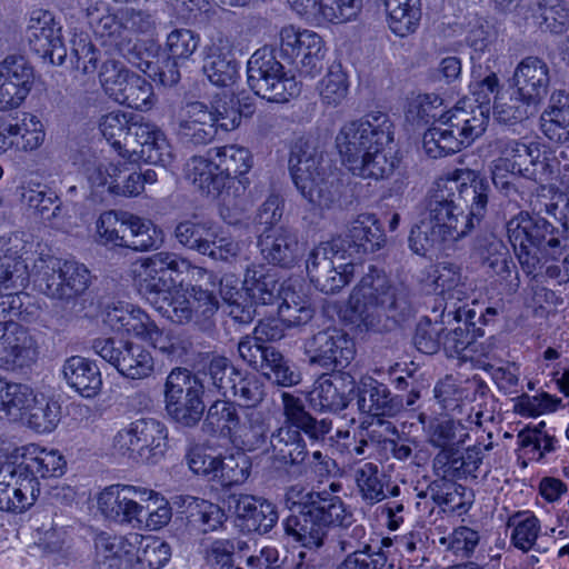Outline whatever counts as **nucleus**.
I'll use <instances>...</instances> for the list:
<instances>
[{
  "mask_svg": "<svg viewBox=\"0 0 569 569\" xmlns=\"http://www.w3.org/2000/svg\"><path fill=\"white\" fill-rule=\"evenodd\" d=\"M62 375L69 388L83 398H94L102 388V377L98 365L84 357L72 356L62 366Z\"/></svg>",
  "mask_w": 569,
  "mask_h": 569,
  "instance_id": "nucleus-36",
  "label": "nucleus"
},
{
  "mask_svg": "<svg viewBox=\"0 0 569 569\" xmlns=\"http://www.w3.org/2000/svg\"><path fill=\"white\" fill-rule=\"evenodd\" d=\"M476 56H471L477 104L469 108L456 106L446 111L425 132L423 149L431 158L456 153L469 147L486 131L489 120V94L497 90L499 79L492 71L483 73L481 66L476 64Z\"/></svg>",
  "mask_w": 569,
  "mask_h": 569,
  "instance_id": "nucleus-2",
  "label": "nucleus"
},
{
  "mask_svg": "<svg viewBox=\"0 0 569 569\" xmlns=\"http://www.w3.org/2000/svg\"><path fill=\"white\" fill-rule=\"evenodd\" d=\"M305 351L310 363L339 371L348 367L356 355L352 339L337 328H328L313 335L305 342Z\"/></svg>",
  "mask_w": 569,
  "mask_h": 569,
  "instance_id": "nucleus-19",
  "label": "nucleus"
},
{
  "mask_svg": "<svg viewBox=\"0 0 569 569\" xmlns=\"http://www.w3.org/2000/svg\"><path fill=\"white\" fill-rule=\"evenodd\" d=\"M357 406L360 412L380 418L395 417L402 410L403 402L382 382L365 377L357 387Z\"/></svg>",
  "mask_w": 569,
  "mask_h": 569,
  "instance_id": "nucleus-29",
  "label": "nucleus"
},
{
  "mask_svg": "<svg viewBox=\"0 0 569 569\" xmlns=\"http://www.w3.org/2000/svg\"><path fill=\"white\" fill-rule=\"evenodd\" d=\"M37 356V343L26 327L13 320L0 321V369L29 367Z\"/></svg>",
  "mask_w": 569,
  "mask_h": 569,
  "instance_id": "nucleus-21",
  "label": "nucleus"
},
{
  "mask_svg": "<svg viewBox=\"0 0 569 569\" xmlns=\"http://www.w3.org/2000/svg\"><path fill=\"white\" fill-rule=\"evenodd\" d=\"M122 247L136 251H146L156 248L161 242V231L157 230L150 220L130 214L122 219Z\"/></svg>",
  "mask_w": 569,
  "mask_h": 569,
  "instance_id": "nucleus-47",
  "label": "nucleus"
},
{
  "mask_svg": "<svg viewBox=\"0 0 569 569\" xmlns=\"http://www.w3.org/2000/svg\"><path fill=\"white\" fill-rule=\"evenodd\" d=\"M356 263L343 251V242L331 239L321 242L309 253L307 272L315 287L325 293H336L347 286L355 274Z\"/></svg>",
  "mask_w": 569,
  "mask_h": 569,
  "instance_id": "nucleus-14",
  "label": "nucleus"
},
{
  "mask_svg": "<svg viewBox=\"0 0 569 569\" xmlns=\"http://www.w3.org/2000/svg\"><path fill=\"white\" fill-rule=\"evenodd\" d=\"M201 381L184 368L173 369L164 383V403L169 417L182 427L192 428L204 413Z\"/></svg>",
  "mask_w": 569,
  "mask_h": 569,
  "instance_id": "nucleus-13",
  "label": "nucleus"
},
{
  "mask_svg": "<svg viewBox=\"0 0 569 569\" xmlns=\"http://www.w3.org/2000/svg\"><path fill=\"white\" fill-rule=\"evenodd\" d=\"M117 102L141 111L150 110L154 102L152 84L133 72L129 81L123 84V90Z\"/></svg>",
  "mask_w": 569,
  "mask_h": 569,
  "instance_id": "nucleus-60",
  "label": "nucleus"
},
{
  "mask_svg": "<svg viewBox=\"0 0 569 569\" xmlns=\"http://www.w3.org/2000/svg\"><path fill=\"white\" fill-rule=\"evenodd\" d=\"M289 171L297 190L311 204L329 208L337 200L325 166L323 151L315 139L301 137L295 141L290 150Z\"/></svg>",
  "mask_w": 569,
  "mask_h": 569,
  "instance_id": "nucleus-7",
  "label": "nucleus"
},
{
  "mask_svg": "<svg viewBox=\"0 0 569 569\" xmlns=\"http://www.w3.org/2000/svg\"><path fill=\"white\" fill-rule=\"evenodd\" d=\"M490 148L499 157L492 162V182L505 196L517 193L515 180L519 177L532 178L530 166L537 164L540 150L536 143L526 144L506 136L496 138Z\"/></svg>",
  "mask_w": 569,
  "mask_h": 569,
  "instance_id": "nucleus-10",
  "label": "nucleus"
},
{
  "mask_svg": "<svg viewBox=\"0 0 569 569\" xmlns=\"http://www.w3.org/2000/svg\"><path fill=\"white\" fill-rule=\"evenodd\" d=\"M243 286L246 295L256 305H273L280 298L281 283L277 274L262 266L248 268Z\"/></svg>",
  "mask_w": 569,
  "mask_h": 569,
  "instance_id": "nucleus-42",
  "label": "nucleus"
},
{
  "mask_svg": "<svg viewBox=\"0 0 569 569\" xmlns=\"http://www.w3.org/2000/svg\"><path fill=\"white\" fill-rule=\"evenodd\" d=\"M489 182L473 170H456L438 179L425 199L422 213L451 241L467 237L485 217Z\"/></svg>",
  "mask_w": 569,
  "mask_h": 569,
  "instance_id": "nucleus-1",
  "label": "nucleus"
},
{
  "mask_svg": "<svg viewBox=\"0 0 569 569\" xmlns=\"http://www.w3.org/2000/svg\"><path fill=\"white\" fill-rule=\"evenodd\" d=\"M299 14L332 23L355 19L362 8V0H288Z\"/></svg>",
  "mask_w": 569,
  "mask_h": 569,
  "instance_id": "nucleus-35",
  "label": "nucleus"
},
{
  "mask_svg": "<svg viewBox=\"0 0 569 569\" xmlns=\"http://www.w3.org/2000/svg\"><path fill=\"white\" fill-rule=\"evenodd\" d=\"M507 233L526 273L537 271L540 256L561 262L569 271V248L561 246L559 229L546 218L521 211L507 222Z\"/></svg>",
  "mask_w": 569,
  "mask_h": 569,
  "instance_id": "nucleus-6",
  "label": "nucleus"
},
{
  "mask_svg": "<svg viewBox=\"0 0 569 569\" xmlns=\"http://www.w3.org/2000/svg\"><path fill=\"white\" fill-rule=\"evenodd\" d=\"M33 79L22 56H9L0 63V111L18 108L27 98Z\"/></svg>",
  "mask_w": 569,
  "mask_h": 569,
  "instance_id": "nucleus-23",
  "label": "nucleus"
},
{
  "mask_svg": "<svg viewBox=\"0 0 569 569\" xmlns=\"http://www.w3.org/2000/svg\"><path fill=\"white\" fill-rule=\"evenodd\" d=\"M190 268L187 259L173 252H157L134 264V279L140 292L166 318L176 323H187L193 319V306L187 292L171 291L176 279Z\"/></svg>",
  "mask_w": 569,
  "mask_h": 569,
  "instance_id": "nucleus-5",
  "label": "nucleus"
},
{
  "mask_svg": "<svg viewBox=\"0 0 569 569\" xmlns=\"http://www.w3.org/2000/svg\"><path fill=\"white\" fill-rule=\"evenodd\" d=\"M284 500L296 512L286 519V532L310 549L323 545L330 525L346 526L352 520V512L342 499L326 491H309L293 485L287 489Z\"/></svg>",
  "mask_w": 569,
  "mask_h": 569,
  "instance_id": "nucleus-4",
  "label": "nucleus"
},
{
  "mask_svg": "<svg viewBox=\"0 0 569 569\" xmlns=\"http://www.w3.org/2000/svg\"><path fill=\"white\" fill-rule=\"evenodd\" d=\"M513 81L522 97L538 104L548 92L549 68L542 59L527 57L517 66Z\"/></svg>",
  "mask_w": 569,
  "mask_h": 569,
  "instance_id": "nucleus-34",
  "label": "nucleus"
},
{
  "mask_svg": "<svg viewBox=\"0 0 569 569\" xmlns=\"http://www.w3.org/2000/svg\"><path fill=\"white\" fill-rule=\"evenodd\" d=\"M231 38L220 31L213 33L203 48L202 72L217 87L233 84L239 74V63L233 57Z\"/></svg>",
  "mask_w": 569,
  "mask_h": 569,
  "instance_id": "nucleus-20",
  "label": "nucleus"
},
{
  "mask_svg": "<svg viewBox=\"0 0 569 569\" xmlns=\"http://www.w3.org/2000/svg\"><path fill=\"white\" fill-rule=\"evenodd\" d=\"M240 418L236 405L227 400H216L208 409L202 430L209 435H230L239 426Z\"/></svg>",
  "mask_w": 569,
  "mask_h": 569,
  "instance_id": "nucleus-55",
  "label": "nucleus"
},
{
  "mask_svg": "<svg viewBox=\"0 0 569 569\" xmlns=\"http://www.w3.org/2000/svg\"><path fill=\"white\" fill-rule=\"evenodd\" d=\"M113 448L134 461L156 463L167 451L168 429L154 418L137 419L114 435Z\"/></svg>",
  "mask_w": 569,
  "mask_h": 569,
  "instance_id": "nucleus-11",
  "label": "nucleus"
},
{
  "mask_svg": "<svg viewBox=\"0 0 569 569\" xmlns=\"http://www.w3.org/2000/svg\"><path fill=\"white\" fill-rule=\"evenodd\" d=\"M399 159L385 149L372 148L359 159V163L349 164V170L363 179L383 180L390 178L399 166Z\"/></svg>",
  "mask_w": 569,
  "mask_h": 569,
  "instance_id": "nucleus-43",
  "label": "nucleus"
},
{
  "mask_svg": "<svg viewBox=\"0 0 569 569\" xmlns=\"http://www.w3.org/2000/svg\"><path fill=\"white\" fill-rule=\"evenodd\" d=\"M91 280L89 269L77 261L50 259L38 271L36 283L46 296L72 299L82 295Z\"/></svg>",
  "mask_w": 569,
  "mask_h": 569,
  "instance_id": "nucleus-16",
  "label": "nucleus"
},
{
  "mask_svg": "<svg viewBox=\"0 0 569 569\" xmlns=\"http://www.w3.org/2000/svg\"><path fill=\"white\" fill-rule=\"evenodd\" d=\"M481 463L482 453L479 447L468 448L465 452L455 448H445L435 456L432 468L438 477L452 481L469 476L476 478Z\"/></svg>",
  "mask_w": 569,
  "mask_h": 569,
  "instance_id": "nucleus-32",
  "label": "nucleus"
},
{
  "mask_svg": "<svg viewBox=\"0 0 569 569\" xmlns=\"http://www.w3.org/2000/svg\"><path fill=\"white\" fill-rule=\"evenodd\" d=\"M31 481H23L17 462L0 463V510L22 512L36 500Z\"/></svg>",
  "mask_w": 569,
  "mask_h": 569,
  "instance_id": "nucleus-30",
  "label": "nucleus"
},
{
  "mask_svg": "<svg viewBox=\"0 0 569 569\" xmlns=\"http://www.w3.org/2000/svg\"><path fill=\"white\" fill-rule=\"evenodd\" d=\"M537 104L522 97L515 89L496 96L493 103V118L505 124H513L528 119L536 112Z\"/></svg>",
  "mask_w": 569,
  "mask_h": 569,
  "instance_id": "nucleus-48",
  "label": "nucleus"
},
{
  "mask_svg": "<svg viewBox=\"0 0 569 569\" xmlns=\"http://www.w3.org/2000/svg\"><path fill=\"white\" fill-rule=\"evenodd\" d=\"M21 461L17 468L23 481H31L36 498L40 489L38 478L60 477L67 466L64 457L56 449H46L37 445L23 448Z\"/></svg>",
  "mask_w": 569,
  "mask_h": 569,
  "instance_id": "nucleus-26",
  "label": "nucleus"
},
{
  "mask_svg": "<svg viewBox=\"0 0 569 569\" xmlns=\"http://www.w3.org/2000/svg\"><path fill=\"white\" fill-rule=\"evenodd\" d=\"M33 390L22 383L0 378V418L18 419L28 411L34 397Z\"/></svg>",
  "mask_w": 569,
  "mask_h": 569,
  "instance_id": "nucleus-51",
  "label": "nucleus"
},
{
  "mask_svg": "<svg viewBox=\"0 0 569 569\" xmlns=\"http://www.w3.org/2000/svg\"><path fill=\"white\" fill-rule=\"evenodd\" d=\"M29 209L56 229H66L69 224L68 210L57 193L50 189H28L22 194Z\"/></svg>",
  "mask_w": 569,
  "mask_h": 569,
  "instance_id": "nucleus-40",
  "label": "nucleus"
},
{
  "mask_svg": "<svg viewBox=\"0 0 569 569\" xmlns=\"http://www.w3.org/2000/svg\"><path fill=\"white\" fill-rule=\"evenodd\" d=\"M248 84L259 97L272 102H287L301 89L295 77H287L283 66L268 48L253 52L247 63Z\"/></svg>",
  "mask_w": 569,
  "mask_h": 569,
  "instance_id": "nucleus-12",
  "label": "nucleus"
},
{
  "mask_svg": "<svg viewBox=\"0 0 569 569\" xmlns=\"http://www.w3.org/2000/svg\"><path fill=\"white\" fill-rule=\"evenodd\" d=\"M335 239L342 240L345 254L355 262L363 254L378 251L385 242V234L377 217L365 212L348 223L343 237L339 236Z\"/></svg>",
  "mask_w": 569,
  "mask_h": 569,
  "instance_id": "nucleus-24",
  "label": "nucleus"
},
{
  "mask_svg": "<svg viewBox=\"0 0 569 569\" xmlns=\"http://www.w3.org/2000/svg\"><path fill=\"white\" fill-rule=\"evenodd\" d=\"M11 147L21 151H33L44 141L43 124L34 116L24 117L20 123L7 126Z\"/></svg>",
  "mask_w": 569,
  "mask_h": 569,
  "instance_id": "nucleus-57",
  "label": "nucleus"
},
{
  "mask_svg": "<svg viewBox=\"0 0 569 569\" xmlns=\"http://www.w3.org/2000/svg\"><path fill=\"white\" fill-rule=\"evenodd\" d=\"M124 170L112 162H92L86 167V177L93 192L116 194L118 180Z\"/></svg>",
  "mask_w": 569,
  "mask_h": 569,
  "instance_id": "nucleus-61",
  "label": "nucleus"
},
{
  "mask_svg": "<svg viewBox=\"0 0 569 569\" xmlns=\"http://www.w3.org/2000/svg\"><path fill=\"white\" fill-rule=\"evenodd\" d=\"M353 380L349 375H321L309 393L312 409L320 412H339L348 407L350 395L355 391Z\"/></svg>",
  "mask_w": 569,
  "mask_h": 569,
  "instance_id": "nucleus-25",
  "label": "nucleus"
},
{
  "mask_svg": "<svg viewBox=\"0 0 569 569\" xmlns=\"http://www.w3.org/2000/svg\"><path fill=\"white\" fill-rule=\"evenodd\" d=\"M240 371L229 361L228 358L222 356H214L210 359L207 367L193 377L198 378L203 386L207 395L217 390L222 396H228L230 388L234 387V381Z\"/></svg>",
  "mask_w": 569,
  "mask_h": 569,
  "instance_id": "nucleus-44",
  "label": "nucleus"
},
{
  "mask_svg": "<svg viewBox=\"0 0 569 569\" xmlns=\"http://www.w3.org/2000/svg\"><path fill=\"white\" fill-rule=\"evenodd\" d=\"M392 139V123L389 117L382 112H375L345 123L336 137V147L342 162L349 168V164L359 163V159L367 151L386 146Z\"/></svg>",
  "mask_w": 569,
  "mask_h": 569,
  "instance_id": "nucleus-9",
  "label": "nucleus"
},
{
  "mask_svg": "<svg viewBox=\"0 0 569 569\" xmlns=\"http://www.w3.org/2000/svg\"><path fill=\"white\" fill-rule=\"evenodd\" d=\"M234 97L224 96L209 108L200 101L187 103L179 119L178 132L182 139L194 144L211 142L218 129L230 131L241 122Z\"/></svg>",
  "mask_w": 569,
  "mask_h": 569,
  "instance_id": "nucleus-8",
  "label": "nucleus"
},
{
  "mask_svg": "<svg viewBox=\"0 0 569 569\" xmlns=\"http://www.w3.org/2000/svg\"><path fill=\"white\" fill-rule=\"evenodd\" d=\"M420 0H383L389 27L399 37H406L418 28Z\"/></svg>",
  "mask_w": 569,
  "mask_h": 569,
  "instance_id": "nucleus-49",
  "label": "nucleus"
},
{
  "mask_svg": "<svg viewBox=\"0 0 569 569\" xmlns=\"http://www.w3.org/2000/svg\"><path fill=\"white\" fill-rule=\"evenodd\" d=\"M213 230L210 222L186 220L177 224L174 237L181 246L206 254Z\"/></svg>",
  "mask_w": 569,
  "mask_h": 569,
  "instance_id": "nucleus-59",
  "label": "nucleus"
},
{
  "mask_svg": "<svg viewBox=\"0 0 569 569\" xmlns=\"http://www.w3.org/2000/svg\"><path fill=\"white\" fill-rule=\"evenodd\" d=\"M150 489L129 485H113L106 488L98 497V508L101 513L120 525L132 528L141 526L143 517V502Z\"/></svg>",
  "mask_w": 569,
  "mask_h": 569,
  "instance_id": "nucleus-18",
  "label": "nucleus"
},
{
  "mask_svg": "<svg viewBox=\"0 0 569 569\" xmlns=\"http://www.w3.org/2000/svg\"><path fill=\"white\" fill-rule=\"evenodd\" d=\"M352 477L361 499L375 505L387 498L383 489L382 475L378 465L360 462L352 468Z\"/></svg>",
  "mask_w": 569,
  "mask_h": 569,
  "instance_id": "nucleus-52",
  "label": "nucleus"
},
{
  "mask_svg": "<svg viewBox=\"0 0 569 569\" xmlns=\"http://www.w3.org/2000/svg\"><path fill=\"white\" fill-rule=\"evenodd\" d=\"M350 306L361 331L392 330L411 313L407 289L392 283L383 271L373 266L353 288Z\"/></svg>",
  "mask_w": 569,
  "mask_h": 569,
  "instance_id": "nucleus-3",
  "label": "nucleus"
},
{
  "mask_svg": "<svg viewBox=\"0 0 569 569\" xmlns=\"http://www.w3.org/2000/svg\"><path fill=\"white\" fill-rule=\"evenodd\" d=\"M234 513L243 528L261 535L269 532L279 519L274 503L262 497L250 495L238 497Z\"/></svg>",
  "mask_w": 569,
  "mask_h": 569,
  "instance_id": "nucleus-33",
  "label": "nucleus"
},
{
  "mask_svg": "<svg viewBox=\"0 0 569 569\" xmlns=\"http://www.w3.org/2000/svg\"><path fill=\"white\" fill-rule=\"evenodd\" d=\"M475 248L482 264L505 283V290L508 293L516 292L519 288L518 272L502 240L487 234L477 239Z\"/></svg>",
  "mask_w": 569,
  "mask_h": 569,
  "instance_id": "nucleus-27",
  "label": "nucleus"
},
{
  "mask_svg": "<svg viewBox=\"0 0 569 569\" xmlns=\"http://www.w3.org/2000/svg\"><path fill=\"white\" fill-rule=\"evenodd\" d=\"M208 156L217 160V166L224 176L227 183L231 179L241 178L252 167L250 151L237 144H227L208 150Z\"/></svg>",
  "mask_w": 569,
  "mask_h": 569,
  "instance_id": "nucleus-45",
  "label": "nucleus"
},
{
  "mask_svg": "<svg viewBox=\"0 0 569 569\" xmlns=\"http://www.w3.org/2000/svg\"><path fill=\"white\" fill-rule=\"evenodd\" d=\"M452 242L433 221L421 212L419 221L412 227L409 236L411 250L420 256L433 254L442 250L446 243Z\"/></svg>",
  "mask_w": 569,
  "mask_h": 569,
  "instance_id": "nucleus-46",
  "label": "nucleus"
},
{
  "mask_svg": "<svg viewBox=\"0 0 569 569\" xmlns=\"http://www.w3.org/2000/svg\"><path fill=\"white\" fill-rule=\"evenodd\" d=\"M61 417V407L57 400L42 393H36L28 409V426L39 433L53 431Z\"/></svg>",
  "mask_w": 569,
  "mask_h": 569,
  "instance_id": "nucleus-53",
  "label": "nucleus"
},
{
  "mask_svg": "<svg viewBox=\"0 0 569 569\" xmlns=\"http://www.w3.org/2000/svg\"><path fill=\"white\" fill-rule=\"evenodd\" d=\"M92 349L128 379H146L154 371L153 357L139 343L114 338H98L93 340Z\"/></svg>",
  "mask_w": 569,
  "mask_h": 569,
  "instance_id": "nucleus-17",
  "label": "nucleus"
},
{
  "mask_svg": "<svg viewBox=\"0 0 569 569\" xmlns=\"http://www.w3.org/2000/svg\"><path fill=\"white\" fill-rule=\"evenodd\" d=\"M151 318L142 309L129 303L119 302L108 306L104 311L103 322L112 331L124 332L138 338H143L151 326Z\"/></svg>",
  "mask_w": 569,
  "mask_h": 569,
  "instance_id": "nucleus-39",
  "label": "nucleus"
},
{
  "mask_svg": "<svg viewBox=\"0 0 569 569\" xmlns=\"http://www.w3.org/2000/svg\"><path fill=\"white\" fill-rule=\"evenodd\" d=\"M270 459L278 469H288L305 462L308 457L306 442L298 429L281 426L270 435Z\"/></svg>",
  "mask_w": 569,
  "mask_h": 569,
  "instance_id": "nucleus-31",
  "label": "nucleus"
},
{
  "mask_svg": "<svg viewBox=\"0 0 569 569\" xmlns=\"http://www.w3.org/2000/svg\"><path fill=\"white\" fill-rule=\"evenodd\" d=\"M540 121L541 130L549 140L559 143L569 142V104L546 110Z\"/></svg>",
  "mask_w": 569,
  "mask_h": 569,
  "instance_id": "nucleus-63",
  "label": "nucleus"
},
{
  "mask_svg": "<svg viewBox=\"0 0 569 569\" xmlns=\"http://www.w3.org/2000/svg\"><path fill=\"white\" fill-rule=\"evenodd\" d=\"M262 258L273 266L290 268L301 257L297 233L286 227L267 228L259 237Z\"/></svg>",
  "mask_w": 569,
  "mask_h": 569,
  "instance_id": "nucleus-28",
  "label": "nucleus"
},
{
  "mask_svg": "<svg viewBox=\"0 0 569 569\" xmlns=\"http://www.w3.org/2000/svg\"><path fill=\"white\" fill-rule=\"evenodd\" d=\"M256 369L280 386L289 387L300 381L299 373L290 367L282 353L271 346L263 348L262 358Z\"/></svg>",
  "mask_w": 569,
  "mask_h": 569,
  "instance_id": "nucleus-54",
  "label": "nucleus"
},
{
  "mask_svg": "<svg viewBox=\"0 0 569 569\" xmlns=\"http://www.w3.org/2000/svg\"><path fill=\"white\" fill-rule=\"evenodd\" d=\"M250 470L251 461L243 452L219 456L214 481L222 487L241 485L248 479Z\"/></svg>",
  "mask_w": 569,
  "mask_h": 569,
  "instance_id": "nucleus-58",
  "label": "nucleus"
},
{
  "mask_svg": "<svg viewBox=\"0 0 569 569\" xmlns=\"http://www.w3.org/2000/svg\"><path fill=\"white\" fill-rule=\"evenodd\" d=\"M249 549L240 538L216 539L204 549V561L211 569H244L241 560Z\"/></svg>",
  "mask_w": 569,
  "mask_h": 569,
  "instance_id": "nucleus-41",
  "label": "nucleus"
},
{
  "mask_svg": "<svg viewBox=\"0 0 569 569\" xmlns=\"http://www.w3.org/2000/svg\"><path fill=\"white\" fill-rule=\"evenodd\" d=\"M134 563L142 569H161L171 558V547L157 537H143L132 533Z\"/></svg>",
  "mask_w": 569,
  "mask_h": 569,
  "instance_id": "nucleus-50",
  "label": "nucleus"
},
{
  "mask_svg": "<svg viewBox=\"0 0 569 569\" xmlns=\"http://www.w3.org/2000/svg\"><path fill=\"white\" fill-rule=\"evenodd\" d=\"M186 178L206 197L217 199L227 187V181L217 160L208 156H193L184 167Z\"/></svg>",
  "mask_w": 569,
  "mask_h": 569,
  "instance_id": "nucleus-37",
  "label": "nucleus"
},
{
  "mask_svg": "<svg viewBox=\"0 0 569 569\" xmlns=\"http://www.w3.org/2000/svg\"><path fill=\"white\" fill-rule=\"evenodd\" d=\"M388 561V555L382 548L363 545L361 549L349 552L335 569H382Z\"/></svg>",
  "mask_w": 569,
  "mask_h": 569,
  "instance_id": "nucleus-64",
  "label": "nucleus"
},
{
  "mask_svg": "<svg viewBox=\"0 0 569 569\" xmlns=\"http://www.w3.org/2000/svg\"><path fill=\"white\" fill-rule=\"evenodd\" d=\"M278 47L280 57L295 63L301 74L313 78L322 70L325 46L315 31L284 26L279 31Z\"/></svg>",
  "mask_w": 569,
  "mask_h": 569,
  "instance_id": "nucleus-15",
  "label": "nucleus"
},
{
  "mask_svg": "<svg viewBox=\"0 0 569 569\" xmlns=\"http://www.w3.org/2000/svg\"><path fill=\"white\" fill-rule=\"evenodd\" d=\"M97 569H132L134 551L132 533L127 537L100 536L96 542Z\"/></svg>",
  "mask_w": 569,
  "mask_h": 569,
  "instance_id": "nucleus-38",
  "label": "nucleus"
},
{
  "mask_svg": "<svg viewBox=\"0 0 569 569\" xmlns=\"http://www.w3.org/2000/svg\"><path fill=\"white\" fill-rule=\"evenodd\" d=\"M134 116L132 113H124L113 111L101 117L99 129L107 141L118 151H123V142L130 136L131 123H133Z\"/></svg>",
  "mask_w": 569,
  "mask_h": 569,
  "instance_id": "nucleus-62",
  "label": "nucleus"
},
{
  "mask_svg": "<svg viewBox=\"0 0 569 569\" xmlns=\"http://www.w3.org/2000/svg\"><path fill=\"white\" fill-rule=\"evenodd\" d=\"M31 50L41 58H49L53 64H62L67 50L62 41L61 27L49 11L32 13L27 30Z\"/></svg>",
  "mask_w": 569,
  "mask_h": 569,
  "instance_id": "nucleus-22",
  "label": "nucleus"
},
{
  "mask_svg": "<svg viewBox=\"0 0 569 569\" xmlns=\"http://www.w3.org/2000/svg\"><path fill=\"white\" fill-rule=\"evenodd\" d=\"M188 512L190 526L202 533L218 530L226 521V513L218 505L194 497L190 498Z\"/></svg>",
  "mask_w": 569,
  "mask_h": 569,
  "instance_id": "nucleus-56",
  "label": "nucleus"
}]
</instances>
